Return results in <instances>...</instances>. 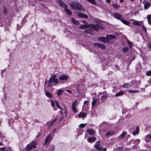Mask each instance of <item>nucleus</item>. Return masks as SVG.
Masks as SVG:
<instances>
[{"label":"nucleus","instance_id":"1","mask_svg":"<svg viewBox=\"0 0 151 151\" xmlns=\"http://www.w3.org/2000/svg\"><path fill=\"white\" fill-rule=\"evenodd\" d=\"M70 5L71 8L74 10L82 12L85 11L84 9L82 8V5L78 2H72L70 3Z\"/></svg>","mask_w":151,"mask_h":151},{"label":"nucleus","instance_id":"2","mask_svg":"<svg viewBox=\"0 0 151 151\" xmlns=\"http://www.w3.org/2000/svg\"><path fill=\"white\" fill-rule=\"evenodd\" d=\"M56 76L55 75H53L49 79L47 85L48 87H50L52 86V82L56 84L58 83L59 81L58 78H56Z\"/></svg>","mask_w":151,"mask_h":151},{"label":"nucleus","instance_id":"3","mask_svg":"<svg viewBox=\"0 0 151 151\" xmlns=\"http://www.w3.org/2000/svg\"><path fill=\"white\" fill-rule=\"evenodd\" d=\"M116 38L115 35H108L106 36V37H99L98 38V40L104 42H109V40L114 39Z\"/></svg>","mask_w":151,"mask_h":151},{"label":"nucleus","instance_id":"4","mask_svg":"<svg viewBox=\"0 0 151 151\" xmlns=\"http://www.w3.org/2000/svg\"><path fill=\"white\" fill-rule=\"evenodd\" d=\"M58 3L60 6H63L65 9V11L68 15L69 16H71L72 15L71 12L70 10L67 8V5L65 4L60 0H59L58 1Z\"/></svg>","mask_w":151,"mask_h":151},{"label":"nucleus","instance_id":"5","mask_svg":"<svg viewBox=\"0 0 151 151\" xmlns=\"http://www.w3.org/2000/svg\"><path fill=\"white\" fill-rule=\"evenodd\" d=\"M37 143L36 142L32 141L30 143L28 144L26 147V150L27 151H29L33 148H35L37 147L36 145Z\"/></svg>","mask_w":151,"mask_h":151},{"label":"nucleus","instance_id":"6","mask_svg":"<svg viewBox=\"0 0 151 151\" xmlns=\"http://www.w3.org/2000/svg\"><path fill=\"white\" fill-rule=\"evenodd\" d=\"M90 27H91L93 29L96 31H98L99 29H104V27L99 24H96L94 25L92 24H91L89 25Z\"/></svg>","mask_w":151,"mask_h":151},{"label":"nucleus","instance_id":"7","mask_svg":"<svg viewBox=\"0 0 151 151\" xmlns=\"http://www.w3.org/2000/svg\"><path fill=\"white\" fill-rule=\"evenodd\" d=\"M99 95H101V96L100 98V100L102 102L104 101L107 99V95L106 92L104 91L103 93H99Z\"/></svg>","mask_w":151,"mask_h":151},{"label":"nucleus","instance_id":"8","mask_svg":"<svg viewBox=\"0 0 151 151\" xmlns=\"http://www.w3.org/2000/svg\"><path fill=\"white\" fill-rule=\"evenodd\" d=\"M99 99L97 98H95L93 99V101L92 102V106L93 107L96 104L99 103Z\"/></svg>","mask_w":151,"mask_h":151},{"label":"nucleus","instance_id":"9","mask_svg":"<svg viewBox=\"0 0 151 151\" xmlns=\"http://www.w3.org/2000/svg\"><path fill=\"white\" fill-rule=\"evenodd\" d=\"M68 78L67 75H61L59 77V79L60 81H66Z\"/></svg>","mask_w":151,"mask_h":151},{"label":"nucleus","instance_id":"10","mask_svg":"<svg viewBox=\"0 0 151 151\" xmlns=\"http://www.w3.org/2000/svg\"><path fill=\"white\" fill-rule=\"evenodd\" d=\"M114 16L115 18L119 19L120 21L122 18V16L120 14L116 12H115L114 13Z\"/></svg>","mask_w":151,"mask_h":151},{"label":"nucleus","instance_id":"11","mask_svg":"<svg viewBox=\"0 0 151 151\" xmlns=\"http://www.w3.org/2000/svg\"><path fill=\"white\" fill-rule=\"evenodd\" d=\"M83 87L81 85H78L77 88V91L79 93H81L83 91Z\"/></svg>","mask_w":151,"mask_h":151},{"label":"nucleus","instance_id":"12","mask_svg":"<svg viewBox=\"0 0 151 151\" xmlns=\"http://www.w3.org/2000/svg\"><path fill=\"white\" fill-rule=\"evenodd\" d=\"M94 45L95 47H97L102 49H104L105 48V46L104 45L99 43H95L94 44Z\"/></svg>","mask_w":151,"mask_h":151},{"label":"nucleus","instance_id":"13","mask_svg":"<svg viewBox=\"0 0 151 151\" xmlns=\"http://www.w3.org/2000/svg\"><path fill=\"white\" fill-rule=\"evenodd\" d=\"M84 32L86 34H88L91 35L93 34V30L90 29L85 30Z\"/></svg>","mask_w":151,"mask_h":151},{"label":"nucleus","instance_id":"14","mask_svg":"<svg viewBox=\"0 0 151 151\" xmlns=\"http://www.w3.org/2000/svg\"><path fill=\"white\" fill-rule=\"evenodd\" d=\"M115 132L113 130H110L107 132L106 133V136H112L115 134Z\"/></svg>","mask_w":151,"mask_h":151},{"label":"nucleus","instance_id":"15","mask_svg":"<svg viewBox=\"0 0 151 151\" xmlns=\"http://www.w3.org/2000/svg\"><path fill=\"white\" fill-rule=\"evenodd\" d=\"M52 137L51 135L50 134L48 135L46 138L45 143V144L50 142L51 139Z\"/></svg>","mask_w":151,"mask_h":151},{"label":"nucleus","instance_id":"16","mask_svg":"<svg viewBox=\"0 0 151 151\" xmlns=\"http://www.w3.org/2000/svg\"><path fill=\"white\" fill-rule=\"evenodd\" d=\"M86 131L87 133H88L90 135H94L95 134V132L93 130L89 129L87 130Z\"/></svg>","mask_w":151,"mask_h":151},{"label":"nucleus","instance_id":"17","mask_svg":"<svg viewBox=\"0 0 151 151\" xmlns=\"http://www.w3.org/2000/svg\"><path fill=\"white\" fill-rule=\"evenodd\" d=\"M96 138L94 137H89L87 139V141L89 142H93L95 141Z\"/></svg>","mask_w":151,"mask_h":151},{"label":"nucleus","instance_id":"18","mask_svg":"<svg viewBox=\"0 0 151 151\" xmlns=\"http://www.w3.org/2000/svg\"><path fill=\"white\" fill-rule=\"evenodd\" d=\"M78 17H83L85 18H88V17L87 15L79 13L78 14Z\"/></svg>","mask_w":151,"mask_h":151},{"label":"nucleus","instance_id":"19","mask_svg":"<svg viewBox=\"0 0 151 151\" xmlns=\"http://www.w3.org/2000/svg\"><path fill=\"white\" fill-rule=\"evenodd\" d=\"M139 127L138 126H137L136 128V130L135 131L134 130L132 132L133 135H135L136 133H137V134H138L139 133Z\"/></svg>","mask_w":151,"mask_h":151},{"label":"nucleus","instance_id":"20","mask_svg":"<svg viewBox=\"0 0 151 151\" xmlns=\"http://www.w3.org/2000/svg\"><path fill=\"white\" fill-rule=\"evenodd\" d=\"M86 116V113L85 112H80L78 114V117H79L84 118Z\"/></svg>","mask_w":151,"mask_h":151},{"label":"nucleus","instance_id":"21","mask_svg":"<svg viewBox=\"0 0 151 151\" xmlns=\"http://www.w3.org/2000/svg\"><path fill=\"white\" fill-rule=\"evenodd\" d=\"M125 25H129L130 24L129 22L126 20L123 19V18L120 20Z\"/></svg>","mask_w":151,"mask_h":151},{"label":"nucleus","instance_id":"22","mask_svg":"<svg viewBox=\"0 0 151 151\" xmlns=\"http://www.w3.org/2000/svg\"><path fill=\"white\" fill-rule=\"evenodd\" d=\"M64 91V90L61 89H59L58 92H57V94L58 97L61 96V94H62L63 92Z\"/></svg>","mask_w":151,"mask_h":151},{"label":"nucleus","instance_id":"23","mask_svg":"<svg viewBox=\"0 0 151 151\" xmlns=\"http://www.w3.org/2000/svg\"><path fill=\"white\" fill-rule=\"evenodd\" d=\"M71 20L72 22L74 24H79V22L78 20L75 19L73 18H71Z\"/></svg>","mask_w":151,"mask_h":151},{"label":"nucleus","instance_id":"24","mask_svg":"<svg viewBox=\"0 0 151 151\" xmlns=\"http://www.w3.org/2000/svg\"><path fill=\"white\" fill-rule=\"evenodd\" d=\"M131 83H134V84L135 83V85L137 87L141 83V81H132L131 82Z\"/></svg>","mask_w":151,"mask_h":151},{"label":"nucleus","instance_id":"25","mask_svg":"<svg viewBox=\"0 0 151 151\" xmlns=\"http://www.w3.org/2000/svg\"><path fill=\"white\" fill-rule=\"evenodd\" d=\"M57 118H55V119H53L51 123L50 122H47V124H48L49 126L50 127L57 120Z\"/></svg>","mask_w":151,"mask_h":151},{"label":"nucleus","instance_id":"26","mask_svg":"<svg viewBox=\"0 0 151 151\" xmlns=\"http://www.w3.org/2000/svg\"><path fill=\"white\" fill-rule=\"evenodd\" d=\"M150 3L149 2L145 3L144 4V7L145 9H147L149 8L150 6Z\"/></svg>","mask_w":151,"mask_h":151},{"label":"nucleus","instance_id":"27","mask_svg":"<svg viewBox=\"0 0 151 151\" xmlns=\"http://www.w3.org/2000/svg\"><path fill=\"white\" fill-rule=\"evenodd\" d=\"M124 91H120L119 92L117 93L115 95V96H119L124 94Z\"/></svg>","mask_w":151,"mask_h":151},{"label":"nucleus","instance_id":"28","mask_svg":"<svg viewBox=\"0 0 151 151\" xmlns=\"http://www.w3.org/2000/svg\"><path fill=\"white\" fill-rule=\"evenodd\" d=\"M88 27V25L87 24H83L80 26V28L81 29H85Z\"/></svg>","mask_w":151,"mask_h":151},{"label":"nucleus","instance_id":"29","mask_svg":"<svg viewBox=\"0 0 151 151\" xmlns=\"http://www.w3.org/2000/svg\"><path fill=\"white\" fill-rule=\"evenodd\" d=\"M125 135V132H124L122 134H121L120 136H119L118 137L119 138H123Z\"/></svg>","mask_w":151,"mask_h":151},{"label":"nucleus","instance_id":"30","mask_svg":"<svg viewBox=\"0 0 151 151\" xmlns=\"http://www.w3.org/2000/svg\"><path fill=\"white\" fill-rule=\"evenodd\" d=\"M147 19L148 21V23L151 25V15H149L148 16Z\"/></svg>","mask_w":151,"mask_h":151},{"label":"nucleus","instance_id":"31","mask_svg":"<svg viewBox=\"0 0 151 151\" xmlns=\"http://www.w3.org/2000/svg\"><path fill=\"white\" fill-rule=\"evenodd\" d=\"M45 94L46 96L49 98L51 97L52 96L51 94L49 92H45Z\"/></svg>","mask_w":151,"mask_h":151},{"label":"nucleus","instance_id":"32","mask_svg":"<svg viewBox=\"0 0 151 151\" xmlns=\"http://www.w3.org/2000/svg\"><path fill=\"white\" fill-rule=\"evenodd\" d=\"M77 103V101L76 100H75L73 102L72 104V107H76Z\"/></svg>","mask_w":151,"mask_h":151},{"label":"nucleus","instance_id":"33","mask_svg":"<svg viewBox=\"0 0 151 151\" xmlns=\"http://www.w3.org/2000/svg\"><path fill=\"white\" fill-rule=\"evenodd\" d=\"M51 106L53 108L54 110L55 111H56L57 110V109H55V108H54V107L55 105V104L53 101L52 100H51Z\"/></svg>","mask_w":151,"mask_h":151},{"label":"nucleus","instance_id":"34","mask_svg":"<svg viewBox=\"0 0 151 151\" xmlns=\"http://www.w3.org/2000/svg\"><path fill=\"white\" fill-rule=\"evenodd\" d=\"M128 92L130 93H137L139 92L138 91H136L135 90H128Z\"/></svg>","mask_w":151,"mask_h":151},{"label":"nucleus","instance_id":"35","mask_svg":"<svg viewBox=\"0 0 151 151\" xmlns=\"http://www.w3.org/2000/svg\"><path fill=\"white\" fill-rule=\"evenodd\" d=\"M134 24L137 26H139L140 25V24L139 22L138 21H134L133 22Z\"/></svg>","mask_w":151,"mask_h":151},{"label":"nucleus","instance_id":"36","mask_svg":"<svg viewBox=\"0 0 151 151\" xmlns=\"http://www.w3.org/2000/svg\"><path fill=\"white\" fill-rule=\"evenodd\" d=\"M128 50L129 48L128 47H125L123 49L122 51L123 52H125L127 51Z\"/></svg>","mask_w":151,"mask_h":151},{"label":"nucleus","instance_id":"37","mask_svg":"<svg viewBox=\"0 0 151 151\" xmlns=\"http://www.w3.org/2000/svg\"><path fill=\"white\" fill-rule=\"evenodd\" d=\"M88 1L91 3L93 4H96L94 0H87Z\"/></svg>","mask_w":151,"mask_h":151},{"label":"nucleus","instance_id":"38","mask_svg":"<svg viewBox=\"0 0 151 151\" xmlns=\"http://www.w3.org/2000/svg\"><path fill=\"white\" fill-rule=\"evenodd\" d=\"M101 142L100 141H98L96 142L95 143V145H94V147H97V146H99V144H100Z\"/></svg>","mask_w":151,"mask_h":151},{"label":"nucleus","instance_id":"39","mask_svg":"<svg viewBox=\"0 0 151 151\" xmlns=\"http://www.w3.org/2000/svg\"><path fill=\"white\" fill-rule=\"evenodd\" d=\"M73 112L74 113H77L78 111L76 107H72Z\"/></svg>","mask_w":151,"mask_h":151},{"label":"nucleus","instance_id":"40","mask_svg":"<svg viewBox=\"0 0 151 151\" xmlns=\"http://www.w3.org/2000/svg\"><path fill=\"white\" fill-rule=\"evenodd\" d=\"M86 124H81L79 126V127H80L81 128H83L84 127Z\"/></svg>","mask_w":151,"mask_h":151},{"label":"nucleus","instance_id":"41","mask_svg":"<svg viewBox=\"0 0 151 151\" xmlns=\"http://www.w3.org/2000/svg\"><path fill=\"white\" fill-rule=\"evenodd\" d=\"M113 7L114 8H117L120 7L119 5L117 4H113Z\"/></svg>","mask_w":151,"mask_h":151},{"label":"nucleus","instance_id":"42","mask_svg":"<svg viewBox=\"0 0 151 151\" xmlns=\"http://www.w3.org/2000/svg\"><path fill=\"white\" fill-rule=\"evenodd\" d=\"M7 9L6 7H4L3 8V12L4 14H5L7 12Z\"/></svg>","mask_w":151,"mask_h":151},{"label":"nucleus","instance_id":"43","mask_svg":"<svg viewBox=\"0 0 151 151\" xmlns=\"http://www.w3.org/2000/svg\"><path fill=\"white\" fill-rule=\"evenodd\" d=\"M98 150H101L102 149V147L100 146H97V147H95Z\"/></svg>","mask_w":151,"mask_h":151},{"label":"nucleus","instance_id":"44","mask_svg":"<svg viewBox=\"0 0 151 151\" xmlns=\"http://www.w3.org/2000/svg\"><path fill=\"white\" fill-rule=\"evenodd\" d=\"M127 42L128 43V45H129V47L130 48H132V45L131 44V42L129 41L128 40V41H127Z\"/></svg>","mask_w":151,"mask_h":151},{"label":"nucleus","instance_id":"45","mask_svg":"<svg viewBox=\"0 0 151 151\" xmlns=\"http://www.w3.org/2000/svg\"><path fill=\"white\" fill-rule=\"evenodd\" d=\"M63 115H64V116H65L66 117V116L67 115V111H66V109H65L64 111V112L63 113Z\"/></svg>","mask_w":151,"mask_h":151},{"label":"nucleus","instance_id":"46","mask_svg":"<svg viewBox=\"0 0 151 151\" xmlns=\"http://www.w3.org/2000/svg\"><path fill=\"white\" fill-rule=\"evenodd\" d=\"M129 86V84L128 83H125L123 85V87L124 88H127Z\"/></svg>","mask_w":151,"mask_h":151},{"label":"nucleus","instance_id":"47","mask_svg":"<svg viewBox=\"0 0 151 151\" xmlns=\"http://www.w3.org/2000/svg\"><path fill=\"white\" fill-rule=\"evenodd\" d=\"M146 75L148 76L151 75V71H147L146 73Z\"/></svg>","mask_w":151,"mask_h":151},{"label":"nucleus","instance_id":"48","mask_svg":"<svg viewBox=\"0 0 151 151\" xmlns=\"http://www.w3.org/2000/svg\"><path fill=\"white\" fill-rule=\"evenodd\" d=\"M65 116H64V115H62V116H61L60 118V121H61L65 117Z\"/></svg>","mask_w":151,"mask_h":151},{"label":"nucleus","instance_id":"49","mask_svg":"<svg viewBox=\"0 0 151 151\" xmlns=\"http://www.w3.org/2000/svg\"><path fill=\"white\" fill-rule=\"evenodd\" d=\"M142 29L143 30H144L145 32H147V29L146 28L144 27V26L142 27Z\"/></svg>","mask_w":151,"mask_h":151},{"label":"nucleus","instance_id":"50","mask_svg":"<svg viewBox=\"0 0 151 151\" xmlns=\"http://www.w3.org/2000/svg\"><path fill=\"white\" fill-rule=\"evenodd\" d=\"M41 136V134L40 132H39L37 135L36 138H38L39 137H40Z\"/></svg>","mask_w":151,"mask_h":151},{"label":"nucleus","instance_id":"51","mask_svg":"<svg viewBox=\"0 0 151 151\" xmlns=\"http://www.w3.org/2000/svg\"><path fill=\"white\" fill-rule=\"evenodd\" d=\"M1 149L2 151H4L5 150V147H2Z\"/></svg>","mask_w":151,"mask_h":151},{"label":"nucleus","instance_id":"52","mask_svg":"<svg viewBox=\"0 0 151 151\" xmlns=\"http://www.w3.org/2000/svg\"><path fill=\"white\" fill-rule=\"evenodd\" d=\"M55 102L56 104V105L57 106H58V105H59V104H58V101H55Z\"/></svg>","mask_w":151,"mask_h":151},{"label":"nucleus","instance_id":"53","mask_svg":"<svg viewBox=\"0 0 151 151\" xmlns=\"http://www.w3.org/2000/svg\"><path fill=\"white\" fill-rule=\"evenodd\" d=\"M0 137L1 138H4V136L2 135L1 133H0Z\"/></svg>","mask_w":151,"mask_h":151},{"label":"nucleus","instance_id":"54","mask_svg":"<svg viewBox=\"0 0 151 151\" xmlns=\"http://www.w3.org/2000/svg\"><path fill=\"white\" fill-rule=\"evenodd\" d=\"M67 91L70 93H71V91L70 90H67Z\"/></svg>","mask_w":151,"mask_h":151},{"label":"nucleus","instance_id":"55","mask_svg":"<svg viewBox=\"0 0 151 151\" xmlns=\"http://www.w3.org/2000/svg\"><path fill=\"white\" fill-rule=\"evenodd\" d=\"M26 19H23V20H22V22H26Z\"/></svg>","mask_w":151,"mask_h":151},{"label":"nucleus","instance_id":"56","mask_svg":"<svg viewBox=\"0 0 151 151\" xmlns=\"http://www.w3.org/2000/svg\"><path fill=\"white\" fill-rule=\"evenodd\" d=\"M59 109L62 110V111H63L64 110L61 107H60Z\"/></svg>","mask_w":151,"mask_h":151},{"label":"nucleus","instance_id":"57","mask_svg":"<svg viewBox=\"0 0 151 151\" xmlns=\"http://www.w3.org/2000/svg\"><path fill=\"white\" fill-rule=\"evenodd\" d=\"M115 68L117 69V70H118V68H119V67H118L116 65H115Z\"/></svg>","mask_w":151,"mask_h":151},{"label":"nucleus","instance_id":"58","mask_svg":"<svg viewBox=\"0 0 151 151\" xmlns=\"http://www.w3.org/2000/svg\"><path fill=\"white\" fill-rule=\"evenodd\" d=\"M87 102H88V101H84V104H87Z\"/></svg>","mask_w":151,"mask_h":151},{"label":"nucleus","instance_id":"59","mask_svg":"<svg viewBox=\"0 0 151 151\" xmlns=\"http://www.w3.org/2000/svg\"><path fill=\"white\" fill-rule=\"evenodd\" d=\"M106 1L108 3H109L110 2V0H106Z\"/></svg>","mask_w":151,"mask_h":151},{"label":"nucleus","instance_id":"60","mask_svg":"<svg viewBox=\"0 0 151 151\" xmlns=\"http://www.w3.org/2000/svg\"><path fill=\"white\" fill-rule=\"evenodd\" d=\"M149 47L151 49V45L150 44H149Z\"/></svg>","mask_w":151,"mask_h":151},{"label":"nucleus","instance_id":"61","mask_svg":"<svg viewBox=\"0 0 151 151\" xmlns=\"http://www.w3.org/2000/svg\"><path fill=\"white\" fill-rule=\"evenodd\" d=\"M148 137L149 138L151 139V135H149L148 136Z\"/></svg>","mask_w":151,"mask_h":151},{"label":"nucleus","instance_id":"62","mask_svg":"<svg viewBox=\"0 0 151 151\" xmlns=\"http://www.w3.org/2000/svg\"><path fill=\"white\" fill-rule=\"evenodd\" d=\"M119 1L120 2L122 3L123 1L124 0H120Z\"/></svg>","mask_w":151,"mask_h":151},{"label":"nucleus","instance_id":"63","mask_svg":"<svg viewBox=\"0 0 151 151\" xmlns=\"http://www.w3.org/2000/svg\"><path fill=\"white\" fill-rule=\"evenodd\" d=\"M60 112H61V115H63V112H62V111H60Z\"/></svg>","mask_w":151,"mask_h":151},{"label":"nucleus","instance_id":"64","mask_svg":"<svg viewBox=\"0 0 151 151\" xmlns=\"http://www.w3.org/2000/svg\"><path fill=\"white\" fill-rule=\"evenodd\" d=\"M102 151H106V149L105 148H104Z\"/></svg>","mask_w":151,"mask_h":151}]
</instances>
